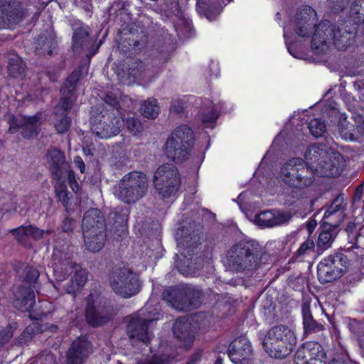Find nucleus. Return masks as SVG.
<instances>
[{"label":"nucleus","instance_id":"f257e3e1","mask_svg":"<svg viewBox=\"0 0 364 364\" xmlns=\"http://www.w3.org/2000/svg\"><path fill=\"white\" fill-rule=\"evenodd\" d=\"M105 103L112 107L111 115L99 114L91 117V129L92 132L102 139H109L117 135L124 125V119L120 114L119 101L116 97L107 95L105 99Z\"/></svg>","mask_w":364,"mask_h":364},{"label":"nucleus","instance_id":"f03ea898","mask_svg":"<svg viewBox=\"0 0 364 364\" xmlns=\"http://www.w3.org/2000/svg\"><path fill=\"white\" fill-rule=\"evenodd\" d=\"M333 43L338 49L342 50L348 48L350 44V34L348 32L341 33L340 28L328 23H320L316 28L311 41V49L316 54H321Z\"/></svg>","mask_w":364,"mask_h":364},{"label":"nucleus","instance_id":"7ed1b4c3","mask_svg":"<svg viewBox=\"0 0 364 364\" xmlns=\"http://www.w3.org/2000/svg\"><path fill=\"white\" fill-rule=\"evenodd\" d=\"M296 343L293 331L285 326H277L271 328L264 340L267 353L277 358L287 356Z\"/></svg>","mask_w":364,"mask_h":364},{"label":"nucleus","instance_id":"20e7f679","mask_svg":"<svg viewBox=\"0 0 364 364\" xmlns=\"http://www.w3.org/2000/svg\"><path fill=\"white\" fill-rule=\"evenodd\" d=\"M193 143V132L187 125L176 127L170 134L164 147L166 156L172 161L185 160Z\"/></svg>","mask_w":364,"mask_h":364},{"label":"nucleus","instance_id":"39448f33","mask_svg":"<svg viewBox=\"0 0 364 364\" xmlns=\"http://www.w3.org/2000/svg\"><path fill=\"white\" fill-rule=\"evenodd\" d=\"M148 179L141 172H132L125 175L115 188L114 195L125 203L134 202L146 192Z\"/></svg>","mask_w":364,"mask_h":364},{"label":"nucleus","instance_id":"423d86ee","mask_svg":"<svg viewBox=\"0 0 364 364\" xmlns=\"http://www.w3.org/2000/svg\"><path fill=\"white\" fill-rule=\"evenodd\" d=\"M229 264L236 271L251 269L258 266V255L254 243L240 241L228 252Z\"/></svg>","mask_w":364,"mask_h":364},{"label":"nucleus","instance_id":"0eeeda50","mask_svg":"<svg viewBox=\"0 0 364 364\" xmlns=\"http://www.w3.org/2000/svg\"><path fill=\"white\" fill-rule=\"evenodd\" d=\"M153 183L162 197H170L178 191L180 185L177 168L171 164L160 166L154 173Z\"/></svg>","mask_w":364,"mask_h":364},{"label":"nucleus","instance_id":"6e6552de","mask_svg":"<svg viewBox=\"0 0 364 364\" xmlns=\"http://www.w3.org/2000/svg\"><path fill=\"white\" fill-rule=\"evenodd\" d=\"M348 260L343 254L337 253L323 259L317 266L318 279L328 283L339 278L346 271Z\"/></svg>","mask_w":364,"mask_h":364},{"label":"nucleus","instance_id":"1a4fd4ad","mask_svg":"<svg viewBox=\"0 0 364 364\" xmlns=\"http://www.w3.org/2000/svg\"><path fill=\"white\" fill-rule=\"evenodd\" d=\"M53 273L58 282L65 280L68 275L74 273L71 278V287L65 289V291L69 294L76 288L83 287L87 279L85 270L73 263L70 257L65 258L58 264H55L53 267Z\"/></svg>","mask_w":364,"mask_h":364},{"label":"nucleus","instance_id":"9d476101","mask_svg":"<svg viewBox=\"0 0 364 364\" xmlns=\"http://www.w3.org/2000/svg\"><path fill=\"white\" fill-rule=\"evenodd\" d=\"M159 318V314H153L150 304H146L145 309L141 310L139 314L129 321L127 326L129 337L146 343L150 339L147 331L148 323Z\"/></svg>","mask_w":364,"mask_h":364},{"label":"nucleus","instance_id":"9b49d317","mask_svg":"<svg viewBox=\"0 0 364 364\" xmlns=\"http://www.w3.org/2000/svg\"><path fill=\"white\" fill-rule=\"evenodd\" d=\"M82 227L84 240L89 247L94 250L99 249L102 244L103 235H99V241L96 246L92 243L91 239L93 232H105V225L100 211L96 208L88 210L84 215Z\"/></svg>","mask_w":364,"mask_h":364},{"label":"nucleus","instance_id":"f8f14e48","mask_svg":"<svg viewBox=\"0 0 364 364\" xmlns=\"http://www.w3.org/2000/svg\"><path fill=\"white\" fill-rule=\"evenodd\" d=\"M114 291L123 297L128 298L139 291L140 284L136 274L128 269H123L116 274L112 281Z\"/></svg>","mask_w":364,"mask_h":364},{"label":"nucleus","instance_id":"ddd939ff","mask_svg":"<svg viewBox=\"0 0 364 364\" xmlns=\"http://www.w3.org/2000/svg\"><path fill=\"white\" fill-rule=\"evenodd\" d=\"M55 190L56 195L59 200L63 203V205L67 208L69 198L64 179L66 178L68 180V183L72 190L77 193L79 191L80 187L75 180V173L71 170H66L65 172L60 171V173L57 170L55 173Z\"/></svg>","mask_w":364,"mask_h":364},{"label":"nucleus","instance_id":"4468645a","mask_svg":"<svg viewBox=\"0 0 364 364\" xmlns=\"http://www.w3.org/2000/svg\"><path fill=\"white\" fill-rule=\"evenodd\" d=\"M41 114H37L33 117H22L21 119H12L10 120L9 132L11 134L16 133L18 129L19 125L22 128V134L24 137L31 138L36 136L39 130V127L41 124Z\"/></svg>","mask_w":364,"mask_h":364},{"label":"nucleus","instance_id":"2eb2a0df","mask_svg":"<svg viewBox=\"0 0 364 364\" xmlns=\"http://www.w3.org/2000/svg\"><path fill=\"white\" fill-rule=\"evenodd\" d=\"M291 218V213L287 211H262L255 215L253 223L258 226L272 228L287 223Z\"/></svg>","mask_w":364,"mask_h":364},{"label":"nucleus","instance_id":"dca6fc26","mask_svg":"<svg viewBox=\"0 0 364 364\" xmlns=\"http://www.w3.org/2000/svg\"><path fill=\"white\" fill-rule=\"evenodd\" d=\"M252 350L249 340L241 336L235 339L230 345L228 355L234 363H240L249 360L252 355Z\"/></svg>","mask_w":364,"mask_h":364},{"label":"nucleus","instance_id":"f3484780","mask_svg":"<svg viewBox=\"0 0 364 364\" xmlns=\"http://www.w3.org/2000/svg\"><path fill=\"white\" fill-rule=\"evenodd\" d=\"M316 12L311 7L304 8L297 15L294 21V29L300 37L309 36L313 31L315 22Z\"/></svg>","mask_w":364,"mask_h":364},{"label":"nucleus","instance_id":"a211bd4d","mask_svg":"<svg viewBox=\"0 0 364 364\" xmlns=\"http://www.w3.org/2000/svg\"><path fill=\"white\" fill-rule=\"evenodd\" d=\"M90 346L85 337L75 340L67 353V364H82L90 353Z\"/></svg>","mask_w":364,"mask_h":364},{"label":"nucleus","instance_id":"6ab92c4d","mask_svg":"<svg viewBox=\"0 0 364 364\" xmlns=\"http://www.w3.org/2000/svg\"><path fill=\"white\" fill-rule=\"evenodd\" d=\"M321 161L315 167L316 173L321 176L335 177L339 176L344 168V161L343 156L339 154H335L333 159H329L328 161Z\"/></svg>","mask_w":364,"mask_h":364},{"label":"nucleus","instance_id":"aec40b11","mask_svg":"<svg viewBox=\"0 0 364 364\" xmlns=\"http://www.w3.org/2000/svg\"><path fill=\"white\" fill-rule=\"evenodd\" d=\"M26 15L21 8L14 6L3 5L0 6V28H6L17 23Z\"/></svg>","mask_w":364,"mask_h":364},{"label":"nucleus","instance_id":"412c9836","mask_svg":"<svg viewBox=\"0 0 364 364\" xmlns=\"http://www.w3.org/2000/svg\"><path fill=\"white\" fill-rule=\"evenodd\" d=\"M302 165V159L294 158L286 162L281 168L279 180L289 187L296 188L297 170Z\"/></svg>","mask_w":364,"mask_h":364},{"label":"nucleus","instance_id":"4be33fe9","mask_svg":"<svg viewBox=\"0 0 364 364\" xmlns=\"http://www.w3.org/2000/svg\"><path fill=\"white\" fill-rule=\"evenodd\" d=\"M173 333L178 338L185 348L189 347L194 341V333L191 327V323L186 317L176 321L173 326Z\"/></svg>","mask_w":364,"mask_h":364},{"label":"nucleus","instance_id":"5701e85b","mask_svg":"<svg viewBox=\"0 0 364 364\" xmlns=\"http://www.w3.org/2000/svg\"><path fill=\"white\" fill-rule=\"evenodd\" d=\"M33 291L27 287L18 288L14 293V305L21 311H31L35 305Z\"/></svg>","mask_w":364,"mask_h":364},{"label":"nucleus","instance_id":"b1692460","mask_svg":"<svg viewBox=\"0 0 364 364\" xmlns=\"http://www.w3.org/2000/svg\"><path fill=\"white\" fill-rule=\"evenodd\" d=\"M215 106V104L207 98L202 100L198 105L197 117L206 127L208 124L215 122L218 117V112Z\"/></svg>","mask_w":364,"mask_h":364},{"label":"nucleus","instance_id":"393cba45","mask_svg":"<svg viewBox=\"0 0 364 364\" xmlns=\"http://www.w3.org/2000/svg\"><path fill=\"white\" fill-rule=\"evenodd\" d=\"M78 80V74L73 73L67 80L65 85L61 90L63 107L65 109H68L71 107V105L74 100L73 91L75 85Z\"/></svg>","mask_w":364,"mask_h":364},{"label":"nucleus","instance_id":"a878e982","mask_svg":"<svg viewBox=\"0 0 364 364\" xmlns=\"http://www.w3.org/2000/svg\"><path fill=\"white\" fill-rule=\"evenodd\" d=\"M297 170V189H303L310 186L314 181V173L313 171L306 166L302 160V165L299 166Z\"/></svg>","mask_w":364,"mask_h":364},{"label":"nucleus","instance_id":"bb28decb","mask_svg":"<svg viewBox=\"0 0 364 364\" xmlns=\"http://www.w3.org/2000/svg\"><path fill=\"white\" fill-rule=\"evenodd\" d=\"M183 292L186 295V297L189 299L188 302L186 301L182 303L173 304V306L181 311H188L190 310L191 306H195L196 304V299L200 297V293L190 286H186V288L183 289Z\"/></svg>","mask_w":364,"mask_h":364},{"label":"nucleus","instance_id":"cd10ccee","mask_svg":"<svg viewBox=\"0 0 364 364\" xmlns=\"http://www.w3.org/2000/svg\"><path fill=\"white\" fill-rule=\"evenodd\" d=\"M92 301V296L87 301V305L85 309V317L87 322L94 326H100L105 323L109 318L101 316V313L95 311V308L93 306Z\"/></svg>","mask_w":364,"mask_h":364},{"label":"nucleus","instance_id":"c85d7f7f","mask_svg":"<svg viewBox=\"0 0 364 364\" xmlns=\"http://www.w3.org/2000/svg\"><path fill=\"white\" fill-rule=\"evenodd\" d=\"M197 9L200 14L205 15L210 21H214L220 12V9L215 8L210 0H199Z\"/></svg>","mask_w":364,"mask_h":364},{"label":"nucleus","instance_id":"c756f323","mask_svg":"<svg viewBox=\"0 0 364 364\" xmlns=\"http://www.w3.org/2000/svg\"><path fill=\"white\" fill-rule=\"evenodd\" d=\"M141 113L144 117L155 119L158 117L160 107L156 99H148L143 102L141 106Z\"/></svg>","mask_w":364,"mask_h":364},{"label":"nucleus","instance_id":"7c9ffc66","mask_svg":"<svg viewBox=\"0 0 364 364\" xmlns=\"http://www.w3.org/2000/svg\"><path fill=\"white\" fill-rule=\"evenodd\" d=\"M88 36V27L80 26L75 30L73 36V48L77 50L78 48H82L86 45Z\"/></svg>","mask_w":364,"mask_h":364},{"label":"nucleus","instance_id":"2f4dec72","mask_svg":"<svg viewBox=\"0 0 364 364\" xmlns=\"http://www.w3.org/2000/svg\"><path fill=\"white\" fill-rule=\"evenodd\" d=\"M14 232L18 240H22L23 235L32 236L34 239L38 240L41 238L44 234L43 230L31 225L20 227L14 230Z\"/></svg>","mask_w":364,"mask_h":364},{"label":"nucleus","instance_id":"473e14b6","mask_svg":"<svg viewBox=\"0 0 364 364\" xmlns=\"http://www.w3.org/2000/svg\"><path fill=\"white\" fill-rule=\"evenodd\" d=\"M340 134L346 141H355L358 139V129L346 119L340 124Z\"/></svg>","mask_w":364,"mask_h":364},{"label":"nucleus","instance_id":"72a5a7b5","mask_svg":"<svg viewBox=\"0 0 364 364\" xmlns=\"http://www.w3.org/2000/svg\"><path fill=\"white\" fill-rule=\"evenodd\" d=\"M183 230H181L179 228L178 229L176 233V240L177 242V247L178 250V254L181 257H183L186 259V260L183 262V264H187V267L189 268L190 267V262L189 259L187 258L186 253L185 252L186 248H189L188 247V242H189L188 236H186L183 239L182 237Z\"/></svg>","mask_w":364,"mask_h":364},{"label":"nucleus","instance_id":"f704fd0d","mask_svg":"<svg viewBox=\"0 0 364 364\" xmlns=\"http://www.w3.org/2000/svg\"><path fill=\"white\" fill-rule=\"evenodd\" d=\"M127 211L123 213V216L118 217L114 221V228L110 230V232L112 233V237L119 240L127 235V228L125 225L126 223Z\"/></svg>","mask_w":364,"mask_h":364},{"label":"nucleus","instance_id":"c9c22d12","mask_svg":"<svg viewBox=\"0 0 364 364\" xmlns=\"http://www.w3.org/2000/svg\"><path fill=\"white\" fill-rule=\"evenodd\" d=\"M25 68V63L18 56H14L9 60V72L13 77H18L21 75Z\"/></svg>","mask_w":364,"mask_h":364},{"label":"nucleus","instance_id":"e433bc0d","mask_svg":"<svg viewBox=\"0 0 364 364\" xmlns=\"http://www.w3.org/2000/svg\"><path fill=\"white\" fill-rule=\"evenodd\" d=\"M47 160L50 166L58 168L64 163L65 157L60 150L51 149L48 151Z\"/></svg>","mask_w":364,"mask_h":364},{"label":"nucleus","instance_id":"4c0bfd02","mask_svg":"<svg viewBox=\"0 0 364 364\" xmlns=\"http://www.w3.org/2000/svg\"><path fill=\"white\" fill-rule=\"evenodd\" d=\"M333 235L331 229H323L321 231L318 238L317 245L322 250L329 248L331 245Z\"/></svg>","mask_w":364,"mask_h":364},{"label":"nucleus","instance_id":"58836bf2","mask_svg":"<svg viewBox=\"0 0 364 364\" xmlns=\"http://www.w3.org/2000/svg\"><path fill=\"white\" fill-rule=\"evenodd\" d=\"M127 129L135 136H141L144 131V127L138 119L134 117H129L126 119Z\"/></svg>","mask_w":364,"mask_h":364},{"label":"nucleus","instance_id":"ea45409f","mask_svg":"<svg viewBox=\"0 0 364 364\" xmlns=\"http://www.w3.org/2000/svg\"><path fill=\"white\" fill-rule=\"evenodd\" d=\"M309 129L315 137L321 136L326 132V124L318 119H314L309 122Z\"/></svg>","mask_w":364,"mask_h":364},{"label":"nucleus","instance_id":"a19ab883","mask_svg":"<svg viewBox=\"0 0 364 364\" xmlns=\"http://www.w3.org/2000/svg\"><path fill=\"white\" fill-rule=\"evenodd\" d=\"M304 328L306 332L312 331L316 328V322L313 319L309 306L302 308Z\"/></svg>","mask_w":364,"mask_h":364},{"label":"nucleus","instance_id":"79ce46f5","mask_svg":"<svg viewBox=\"0 0 364 364\" xmlns=\"http://www.w3.org/2000/svg\"><path fill=\"white\" fill-rule=\"evenodd\" d=\"M315 244L313 240L307 239L304 242L296 251V255L299 257L308 255L314 252Z\"/></svg>","mask_w":364,"mask_h":364},{"label":"nucleus","instance_id":"37998d69","mask_svg":"<svg viewBox=\"0 0 364 364\" xmlns=\"http://www.w3.org/2000/svg\"><path fill=\"white\" fill-rule=\"evenodd\" d=\"M343 198L338 197L336 198L330 207L326 210L324 213V218L328 219L330 216L336 213L342 207Z\"/></svg>","mask_w":364,"mask_h":364},{"label":"nucleus","instance_id":"c03bdc74","mask_svg":"<svg viewBox=\"0 0 364 364\" xmlns=\"http://www.w3.org/2000/svg\"><path fill=\"white\" fill-rule=\"evenodd\" d=\"M323 154L322 150L316 146H311L305 154L306 163H310L313 161L318 160V157Z\"/></svg>","mask_w":364,"mask_h":364},{"label":"nucleus","instance_id":"a18cd8bd","mask_svg":"<svg viewBox=\"0 0 364 364\" xmlns=\"http://www.w3.org/2000/svg\"><path fill=\"white\" fill-rule=\"evenodd\" d=\"M70 120L67 116L60 117L55 123V127L58 133H65L68 131Z\"/></svg>","mask_w":364,"mask_h":364},{"label":"nucleus","instance_id":"49530a36","mask_svg":"<svg viewBox=\"0 0 364 364\" xmlns=\"http://www.w3.org/2000/svg\"><path fill=\"white\" fill-rule=\"evenodd\" d=\"M290 28L289 26L284 27V38L285 39V43L289 53L294 58H301V54L295 50L294 45L291 43L290 39L287 36L288 31Z\"/></svg>","mask_w":364,"mask_h":364},{"label":"nucleus","instance_id":"de8ad7c7","mask_svg":"<svg viewBox=\"0 0 364 364\" xmlns=\"http://www.w3.org/2000/svg\"><path fill=\"white\" fill-rule=\"evenodd\" d=\"M313 348L310 349L311 357L316 360H322L325 358V353L321 346L317 343H313Z\"/></svg>","mask_w":364,"mask_h":364},{"label":"nucleus","instance_id":"09e8293b","mask_svg":"<svg viewBox=\"0 0 364 364\" xmlns=\"http://www.w3.org/2000/svg\"><path fill=\"white\" fill-rule=\"evenodd\" d=\"M38 44H42L44 47L43 49L45 50V51H48V53H50V48H51V46L55 45L54 34L53 33H50L48 34V38H46V39H44V38L41 36L38 40Z\"/></svg>","mask_w":364,"mask_h":364},{"label":"nucleus","instance_id":"8fccbe9b","mask_svg":"<svg viewBox=\"0 0 364 364\" xmlns=\"http://www.w3.org/2000/svg\"><path fill=\"white\" fill-rule=\"evenodd\" d=\"M103 235V240H102V245L99 247V249L97 250H91L89 246L87 245V242L85 241V246L87 247V250L91 251V252H98L100 251L102 247L104 246L105 245V239H106V234L105 232H93V235H92V238L91 239V241H92V243L95 246L97 245L98 243V238H99V235Z\"/></svg>","mask_w":364,"mask_h":364},{"label":"nucleus","instance_id":"3c124183","mask_svg":"<svg viewBox=\"0 0 364 364\" xmlns=\"http://www.w3.org/2000/svg\"><path fill=\"white\" fill-rule=\"evenodd\" d=\"M13 336V329L11 326L6 327L0 331V346L7 343Z\"/></svg>","mask_w":364,"mask_h":364},{"label":"nucleus","instance_id":"603ef678","mask_svg":"<svg viewBox=\"0 0 364 364\" xmlns=\"http://www.w3.org/2000/svg\"><path fill=\"white\" fill-rule=\"evenodd\" d=\"M351 10L355 11L356 14H361L364 16V0H356Z\"/></svg>","mask_w":364,"mask_h":364},{"label":"nucleus","instance_id":"864d4df0","mask_svg":"<svg viewBox=\"0 0 364 364\" xmlns=\"http://www.w3.org/2000/svg\"><path fill=\"white\" fill-rule=\"evenodd\" d=\"M74 225V221L70 219H65L62 225V229L63 232H69L70 231Z\"/></svg>","mask_w":364,"mask_h":364},{"label":"nucleus","instance_id":"5fc2aeb1","mask_svg":"<svg viewBox=\"0 0 364 364\" xmlns=\"http://www.w3.org/2000/svg\"><path fill=\"white\" fill-rule=\"evenodd\" d=\"M75 165L80 169V172L83 173L85 171V165L80 156H76L74 159Z\"/></svg>","mask_w":364,"mask_h":364},{"label":"nucleus","instance_id":"6e6d98bb","mask_svg":"<svg viewBox=\"0 0 364 364\" xmlns=\"http://www.w3.org/2000/svg\"><path fill=\"white\" fill-rule=\"evenodd\" d=\"M165 363H166V360L164 358H159L156 355H154V360L153 362H150V361H146V362L139 361V362H138V364H165Z\"/></svg>","mask_w":364,"mask_h":364},{"label":"nucleus","instance_id":"4d7b16f0","mask_svg":"<svg viewBox=\"0 0 364 364\" xmlns=\"http://www.w3.org/2000/svg\"><path fill=\"white\" fill-rule=\"evenodd\" d=\"M129 74L132 75L135 79L141 77V73H139V70H136L135 68H132L129 69Z\"/></svg>","mask_w":364,"mask_h":364},{"label":"nucleus","instance_id":"13d9d810","mask_svg":"<svg viewBox=\"0 0 364 364\" xmlns=\"http://www.w3.org/2000/svg\"><path fill=\"white\" fill-rule=\"evenodd\" d=\"M176 102H173L172 103V105H171V109L172 111H173V112H181V110L182 109V108H181H181H177V107H176Z\"/></svg>","mask_w":364,"mask_h":364},{"label":"nucleus","instance_id":"bf43d9fd","mask_svg":"<svg viewBox=\"0 0 364 364\" xmlns=\"http://www.w3.org/2000/svg\"><path fill=\"white\" fill-rule=\"evenodd\" d=\"M177 266H178V268L179 271H180L182 274H188V272H186L185 271V269H183V266H181V264H177Z\"/></svg>","mask_w":364,"mask_h":364},{"label":"nucleus","instance_id":"052dcab7","mask_svg":"<svg viewBox=\"0 0 364 364\" xmlns=\"http://www.w3.org/2000/svg\"><path fill=\"white\" fill-rule=\"evenodd\" d=\"M287 240H289V241H291V240H293V242H295L294 236L293 235H288L287 237Z\"/></svg>","mask_w":364,"mask_h":364},{"label":"nucleus","instance_id":"680f3d73","mask_svg":"<svg viewBox=\"0 0 364 364\" xmlns=\"http://www.w3.org/2000/svg\"><path fill=\"white\" fill-rule=\"evenodd\" d=\"M33 275L34 277L37 278L38 277V272L36 271V270H33Z\"/></svg>","mask_w":364,"mask_h":364},{"label":"nucleus","instance_id":"e2e57ef3","mask_svg":"<svg viewBox=\"0 0 364 364\" xmlns=\"http://www.w3.org/2000/svg\"><path fill=\"white\" fill-rule=\"evenodd\" d=\"M215 364H222L220 359H218V360L215 361Z\"/></svg>","mask_w":364,"mask_h":364},{"label":"nucleus","instance_id":"0e129e2a","mask_svg":"<svg viewBox=\"0 0 364 364\" xmlns=\"http://www.w3.org/2000/svg\"><path fill=\"white\" fill-rule=\"evenodd\" d=\"M351 227H352V225H351L350 224H349V225L347 226L346 230H349L350 229H351Z\"/></svg>","mask_w":364,"mask_h":364},{"label":"nucleus","instance_id":"69168bd1","mask_svg":"<svg viewBox=\"0 0 364 364\" xmlns=\"http://www.w3.org/2000/svg\"><path fill=\"white\" fill-rule=\"evenodd\" d=\"M213 65H214V67H215V70H218V65L215 63V64H214Z\"/></svg>","mask_w":364,"mask_h":364},{"label":"nucleus","instance_id":"338daca9","mask_svg":"<svg viewBox=\"0 0 364 364\" xmlns=\"http://www.w3.org/2000/svg\"><path fill=\"white\" fill-rule=\"evenodd\" d=\"M173 294H176V290H173Z\"/></svg>","mask_w":364,"mask_h":364},{"label":"nucleus","instance_id":"774afa93","mask_svg":"<svg viewBox=\"0 0 364 364\" xmlns=\"http://www.w3.org/2000/svg\"><path fill=\"white\" fill-rule=\"evenodd\" d=\"M139 65H141V63H139V64H137V65H136V67H139Z\"/></svg>","mask_w":364,"mask_h":364}]
</instances>
